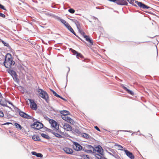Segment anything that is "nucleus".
<instances>
[{"label": "nucleus", "instance_id": "1", "mask_svg": "<svg viewBox=\"0 0 159 159\" xmlns=\"http://www.w3.org/2000/svg\"><path fill=\"white\" fill-rule=\"evenodd\" d=\"M15 63V61H13L11 58V55L9 53H7L6 56L5 60L3 63L5 67L7 68H10Z\"/></svg>", "mask_w": 159, "mask_h": 159}, {"label": "nucleus", "instance_id": "2", "mask_svg": "<svg viewBox=\"0 0 159 159\" xmlns=\"http://www.w3.org/2000/svg\"><path fill=\"white\" fill-rule=\"evenodd\" d=\"M39 93V96L43 99H45L47 102H48L49 99V97L47 93L41 89H38L37 90Z\"/></svg>", "mask_w": 159, "mask_h": 159}, {"label": "nucleus", "instance_id": "3", "mask_svg": "<svg viewBox=\"0 0 159 159\" xmlns=\"http://www.w3.org/2000/svg\"><path fill=\"white\" fill-rule=\"evenodd\" d=\"M19 114L21 117L24 118L33 120L34 121L36 120L33 117L28 115V114L22 111H21L20 110L19 111Z\"/></svg>", "mask_w": 159, "mask_h": 159}, {"label": "nucleus", "instance_id": "4", "mask_svg": "<svg viewBox=\"0 0 159 159\" xmlns=\"http://www.w3.org/2000/svg\"><path fill=\"white\" fill-rule=\"evenodd\" d=\"M43 125L41 122L38 121L34 122L33 125H31L32 128H35L38 130L42 128H43Z\"/></svg>", "mask_w": 159, "mask_h": 159}, {"label": "nucleus", "instance_id": "5", "mask_svg": "<svg viewBox=\"0 0 159 159\" xmlns=\"http://www.w3.org/2000/svg\"><path fill=\"white\" fill-rule=\"evenodd\" d=\"M8 72L12 76L13 80L17 82L19 81V80L17 78V75L16 72L14 70L9 69L8 70Z\"/></svg>", "mask_w": 159, "mask_h": 159}, {"label": "nucleus", "instance_id": "6", "mask_svg": "<svg viewBox=\"0 0 159 159\" xmlns=\"http://www.w3.org/2000/svg\"><path fill=\"white\" fill-rule=\"evenodd\" d=\"M28 100L30 102V107L31 108L36 110L37 109V105L33 100L29 99Z\"/></svg>", "mask_w": 159, "mask_h": 159}, {"label": "nucleus", "instance_id": "7", "mask_svg": "<svg viewBox=\"0 0 159 159\" xmlns=\"http://www.w3.org/2000/svg\"><path fill=\"white\" fill-rule=\"evenodd\" d=\"M97 152L102 155H103V149L102 147L100 145H98L94 148L93 152Z\"/></svg>", "mask_w": 159, "mask_h": 159}, {"label": "nucleus", "instance_id": "8", "mask_svg": "<svg viewBox=\"0 0 159 159\" xmlns=\"http://www.w3.org/2000/svg\"><path fill=\"white\" fill-rule=\"evenodd\" d=\"M73 148L74 150L77 151H79L81 150L82 149V147L78 143L74 142Z\"/></svg>", "mask_w": 159, "mask_h": 159}, {"label": "nucleus", "instance_id": "9", "mask_svg": "<svg viewBox=\"0 0 159 159\" xmlns=\"http://www.w3.org/2000/svg\"><path fill=\"white\" fill-rule=\"evenodd\" d=\"M124 151L125 152L126 155L130 159H134V156L132 153L127 150L124 149Z\"/></svg>", "mask_w": 159, "mask_h": 159}, {"label": "nucleus", "instance_id": "10", "mask_svg": "<svg viewBox=\"0 0 159 159\" xmlns=\"http://www.w3.org/2000/svg\"><path fill=\"white\" fill-rule=\"evenodd\" d=\"M62 118L63 120L71 124H73L74 123V120L70 117H67L66 116H64L62 117Z\"/></svg>", "mask_w": 159, "mask_h": 159}, {"label": "nucleus", "instance_id": "11", "mask_svg": "<svg viewBox=\"0 0 159 159\" xmlns=\"http://www.w3.org/2000/svg\"><path fill=\"white\" fill-rule=\"evenodd\" d=\"M63 150L67 154H71L73 152V150L70 148L65 147L63 148Z\"/></svg>", "mask_w": 159, "mask_h": 159}, {"label": "nucleus", "instance_id": "12", "mask_svg": "<svg viewBox=\"0 0 159 159\" xmlns=\"http://www.w3.org/2000/svg\"><path fill=\"white\" fill-rule=\"evenodd\" d=\"M51 125L56 130H58L59 127L57 126V123L54 120H52Z\"/></svg>", "mask_w": 159, "mask_h": 159}, {"label": "nucleus", "instance_id": "13", "mask_svg": "<svg viewBox=\"0 0 159 159\" xmlns=\"http://www.w3.org/2000/svg\"><path fill=\"white\" fill-rule=\"evenodd\" d=\"M63 126L64 129H66L68 131H71L72 130V127L69 125L65 124Z\"/></svg>", "mask_w": 159, "mask_h": 159}, {"label": "nucleus", "instance_id": "14", "mask_svg": "<svg viewBox=\"0 0 159 159\" xmlns=\"http://www.w3.org/2000/svg\"><path fill=\"white\" fill-rule=\"evenodd\" d=\"M58 20L60 21L66 28L70 25L66 20L60 18V17H59V19H58Z\"/></svg>", "mask_w": 159, "mask_h": 159}, {"label": "nucleus", "instance_id": "15", "mask_svg": "<svg viewBox=\"0 0 159 159\" xmlns=\"http://www.w3.org/2000/svg\"><path fill=\"white\" fill-rule=\"evenodd\" d=\"M72 132L77 135H80L81 134V132L78 129H73L72 131Z\"/></svg>", "mask_w": 159, "mask_h": 159}, {"label": "nucleus", "instance_id": "16", "mask_svg": "<svg viewBox=\"0 0 159 159\" xmlns=\"http://www.w3.org/2000/svg\"><path fill=\"white\" fill-rule=\"evenodd\" d=\"M84 38H85V40L88 42L91 45H93V43L92 40L89 38L88 36L87 35H85L84 36Z\"/></svg>", "mask_w": 159, "mask_h": 159}, {"label": "nucleus", "instance_id": "17", "mask_svg": "<svg viewBox=\"0 0 159 159\" xmlns=\"http://www.w3.org/2000/svg\"><path fill=\"white\" fill-rule=\"evenodd\" d=\"M60 113L64 116H66L69 113V112L66 110H62L60 111Z\"/></svg>", "mask_w": 159, "mask_h": 159}, {"label": "nucleus", "instance_id": "18", "mask_svg": "<svg viewBox=\"0 0 159 159\" xmlns=\"http://www.w3.org/2000/svg\"><path fill=\"white\" fill-rule=\"evenodd\" d=\"M32 139L34 141H39L41 140L39 137L37 135H34L32 137Z\"/></svg>", "mask_w": 159, "mask_h": 159}, {"label": "nucleus", "instance_id": "19", "mask_svg": "<svg viewBox=\"0 0 159 159\" xmlns=\"http://www.w3.org/2000/svg\"><path fill=\"white\" fill-rule=\"evenodd\" d=\"M0 105L3 106H6L7 107L10 108L8 106H7V105L5 101L3 100H2L0 99Z\"/></svg>", "mask_w": 159, "mask_h": 159}, {"label": "nucleus", "instance_id": "20", "mask_svg": "<svg viewBox=\"0 0 159 159\" xmlns=\"http://www.w3.org/2000/svg\"><path fill=\"white\" fill-rule=\"evenodd\" d=\"M81 135L83 137L86 138V139H89L90 138V136L86 133H81Z\"/></svg>", "mask_w": 159, "mask_h": 159}, {"label": "nucleus", "instance_id": "21", "mask_svg": "<svg viewBox=\"0 0 159 159\" xmlns=\"http://www.w3.org/2000/svg\"><path fill=\"white\" fill-rule=\"evenodd\" d=\"M123 89L126 91H127L128 93H129L130 94L132 95H134V93L132 91L130 90H129L126 87L124 86H123Z\"/></svg>", "mask_w": 159, "mask_h": 159}, {"label": "nucleus", "instance_id": "22", "mask_svg": "<svg viewBox=\"0 0 159 159\" xmlns=\"http://www.w3.org/2000/svg\"><path fill=\"white\" fill-rule=\"evenodd\" d=\"M68 30L70 31L72 33H73L74 35L75 36L76 35V34L75 32L74 31L73 29L71 28V27L69 25L68 26L67 28Z\"/></svg>", "mask_w": 159, "mask_h": 159}, {"label": "nucleus", "instance_id": "23", "mask_svg": "<svg viewBox=\"0 0 159 159\" xmlns=\"http://www.w3.org/2000/svg\"><path fill=\"white\" fill-rule=\"evenodd\" d=\"M41 136L43 137V138L48 139H50V137H49L48 135L43 133H42L41 134Z\"/></svg>", "mask_w": 159, "mask_h": 159}, {"label": "nucleus", "instance_id": "24", "mask_svg": "<svg viewBox=\"0 0 159 159\" xmlns=\"http://www.w3.org/2000/svg\"><path fill=\"white\" fill-rule=\"evenodd\" d=\"M14 125L16 128H19L20 130L22 129V127L19 124L17 123H15L14 124Z\"/></svg>", "mask_w": 159, "mask_h": 159}, {"label": "nucleus", "instance_id": "25", "mask_svg": "<svg viewBox=\"0 0 159 159\" xmlns=\"http://www.w3.org/2000/svg\"><path fill=\"white\" fill-rule=\"evenodd\" d=\"M96 157L98 159H105V158L102 157L99 154H95Z\"/></svg>", "mask_w": 159, "mask_h": 159}, {"label": "nucleus", "instance_id": "26", "mask_svg": "<svg viewBox=\"0 0 159 159\" xmlns=\"http://www.w3.org/2000/svg\"><path fill=\"white\" fill-rule=\"evenodd\" d=\"M75 24L76 25L77 28L80 30V26L79 22L77 20Z\"/></svg>", "mask_w": 159, "mask_h": 159}, {"label": "nucleus", "instance_id": "27", "mask_svg": "<svg viewBox=\"0 0 159 159\" xmlns=\"http://www.w3.org/2000/svg\"><path fill=\"white\" fill-rule=\"evenodd\" d=\"M50 90L53 93V95L57 97H58V98H59L60 97V96L55 91H54V90H53L52 89H50Z\"/></svg>", "mask_w": 159, "mask_h": 159}, {"label": "nucleus", "instance_id": "28", "mask_svg": "<svg viewBox=\"0 0 159 159\" xmlns=\"http://www.w3.org/2000/svg\"><path fill=\"white\" fill-rule=\"evenodd\" d=\"M53 134L57 137L58 138H61L62 137V136L58 134L57 133H53Z\"/></svg>", "mask_w": 159, "mask_h": 159}, {"label": "nucleus", "instance_id": "29", "mask_svg": "<svg viewBox=\"0 0 159 159\" xmlns=\"http://www.w3.org/2000/svg\"><path fill=\"white\" fill-rule=\"evenodd\" d=\"M50 16L53 17L54 18L57 19L58 20V19H59V17L55 16V15L53 14L52 13H51V15H50Z\"/></svg>", "mask_w": 159, "mask_h": 159}, {"label": "nucleus", "instance_id": "30", "mask_svg": "<svg viewBox=\"0 0 159 159\" xmlns=\"http://www.w3.org/2000/svg\"><path fill=\"white\" fill-rule=\"evenodd\" d=\"M70 50L71 51L73 55H76V56L77 55V54L78 53V52H76L75 50L73 49L72 48L70 49Z\"/></svg>", "mask_w": 159, "mask_h": 159}, {"label": "nucleus", "instance_id": "31", "mask_svg": "<svg viewBox=\"0 0 159 159\" xmlns=\"http://www.w3.org/2000/svg\"><path fill=\"white\" fill-rule=\"evenodd\" d=\"M87 148L89 150H92V152H93L94 148L91 145H90L88 146H87Z\"/></svg>", "mask_w": 159, "mask_h": 159}, {"label": "nucleus", "instance_id": "32", "mask_svg": "<svg viewBox=\"0 0 159 159\" xmlns=\"http://www.w3.org/2000/svg\"><path fill=\"white\" fill-rule=\"evenodd\" d=\"M115 146L118 147V148H119V149L120 150H123V148L120 145H119V144H116Z\"/></svg>", "mask_w": 159, "mask_h": 159}, {"label": "nucleus", "instance_id": "33", "mask_svg": "<svg viewBox=\"0 0 159 159\" xmlns=\"http://www.w3.org/2000/svg\"><path fill=\"white\" fill-rule=\"evenodd\" d=\"M1 42H2V43L4 44V45L5 46H7V47H9V45L8 44V43H6L2 40H1Z\"/></svg>", "mask_w": 159, "mask_h": 159}, {"label": "nucleus", "instance_id": "34", "mask_svg": "<svg viewBox=\"0 0 159 159\" xmlns=\"http://www.w3.org/2000/svg\"><path fill=\"white\" fill-rule=\"evenodd\" d=\"M68 11L71 13H74L75 12V10L72 8H70L69 9Z\"/></svg>", "mask_w": 159, "mask_h": 159}, {"label": "nucleus", "instance_id": "35", "mask_svg": "<svg viewBox=\"0 0 159 159\" xmlns=\"http://www.w3.org/2000/svg\"><path fill=\"white\" fill-rule=\"evenodd\" d=\"M76 57L77 58H79V57L82 58L83 56L80 53L78 52L77 54Z\"/></svg>", "mask_w": 159, "mask_h": 159}, {"label": "nucleus", "instance_id": "36", "mask_svg": "<svg viewBox=\"0 0 159 159\" xmlns=\"http://www.w3.org/2000/svg\"><path fill=\"white\" fill-rule=\"evenodd\" d=\"M83 157L84 159H90V158L89 157V156L88 155H84Z\"/></svg>", "mask_w": 159, "mask_h": 159}, {"label": "nucleus", "instance_id": "37", "mask_svg": "<svg viewBox=\"0 0 159 159\" xmlns=\"http://www.w3.org/2000/svg\"><path fill=\"white\" fill-rule=\"evenodd\" d=\"M36 156L38 157H43V155L41 153H37Z\"/></svg>", "mask_w": 159, "mask_h": 159}, {"label": "nucleus", "instance_id": "38", "mask_svg": "<svg viewBox=\"0 0 159 159\" xmlns=\"http://www.w3.org/2000/svg\"><path fill=\"white\" fill-rule=\"evenodd\" d=\"M85 151L86 152L89 153H91L93 152L91 150H85Z\"/></svg>", "mask_w": 159, "mask_h": 159}, {"label": "nucleus", "instance_id": "39", "mask_svg": "<svg viewBox=\"0 0 159 159\" xmlns=\"http://www.w3.org/2000/svg\"><path fill=\"white\" fill-rule=\"evenodd\" d=\"M4 116V114L2 111H0V117H2Z\"/></svg>", "mask_w": 159, "mask_h": 159}, {"label": "nucleus", "instance_id": "40", "mask_svg": "<svg viewBox=\"0 0 159 159\" xmlns=\"http://www.w3.org/2000/svg\"><path fill=\"white\" fill-rule=\"evenodd\" d=\"M0 16L3 18H5L6 17L5 15L1 13H0Z\"/></svg>", "mask_w": 159, "mask_h": 159}, {"label": "nucleus", "instance_id": "41", "mask_svg": "<svg viewBox=\"0 0 159 159\" xmlns=\"http://www.w3.org/2000/svg\"><path fill=\"white\" fill-rule=\"evenodd\" d=\"M1 8L4 10H5V11L7 10L5 8L4 6L2 5V6Z\"/></svg>", "mask_w": 159, "mask_h": 159}, {"label": "nucleus", "instance_id": "42", "mask_svg": "<svg viewBox=\"0 0 159 159\" xmlns=\"http://www.w3.org/2000/svg\"><path fill=\"white\" fill-rule=\"evenodd\" d=\"M95 128L97 129V130H98L99 131H100V129L98 128V127L97 126H95L94 127Z\"/></svg>", "mask_w": 159, "mask_h": 159}, {"label": "nucleus", "instance_id": "43", "mask_svg": "<svg viewBox=\"0 0 159 159\" xmlns=\"http://www.w3.org/2000/svg\"><path fill=\"white\" fill-rule=\"evenodd\" d=\"M37 153L36 152H31V154L34 155H35L36 156V155H37Z\"/></svg>", "mask_w": 159, "mask_h": 159}, {"label": "nucleus", "instance_id": "44", "mask_svg": "<svg viewBox=\"0 0 159 159\" xmlns=\"http://www.w3.org/2000/svg\"><path fill=\"white\" fill-rule=\"evenodd\" d=\"M70 20L74 23H75V22H76L77 20L75 19H70Z\"/></svg>", "mask_w": 159, "mask_h": 159}, {"label": "nucleus", "instance_id": "45", "mask_svg": "<svg viewBox=\"0 0 159 159\" xmlns=\"http://www.w3.org/2000/svg\"><path fill=\"white\" fill-rule=\"evenodd\" d=\"M51 13H49V12H47L45 13V15L47 16H50V15H51Z\"/></svg>", "mask_w": 159, "mask_h": 159}, {"label": "nucleus", "instance_id": "46", "mask_svg": "<svg viewBox=\"0 0 159 159\" xmlns=\"http://www.w3.org/2000/svg\"><path fill=\"white\" fill-rule=\"evenodd\" d=\"M107 153H108L109 155H111V156H113V157H115V156H114V155H113V154L112 153H111L110 152H107Z\"/></svg>", "mask_w": 159, "mask_h": 159}, {"label": "nucleus", "instance_id": "47", "mask_svg": "<svg viewBox=\"0 0 159 159\" xmlns=\"http://www.w3.org/2000/svg\"><path fill=\"white\" fill-rule=\"evenodd\" d=\"M59 98H61V99H62L64 101H66V99L63 98L61 97V96H60V97H59Z\"/></svg>", "mask_w": 159, "mask_h": 159}, {"label": "nucleus", "instance_id": "48", "mask_svg": "<svg viewBox=\"0 0 159 159\" xmlns=\"http://www.w3.org/2000/svg\"><path fill=\"white\" fill-rule=\"evenodd\" d=\"M81 34L84 37V36H85L86 35H85V33L84 32H82L81 33Z\"/></svg>", "mask_w": 159, "mask_h": 159}, {"label": "nucleus", "instance_id": "49", "mask_svg": "<svg viewBox=\"0 0 159 159\" xmlns=\"http://www.w3.org/2000/svg\"><path fill=\"white\" fill-rule=\"evenodd\" d=\"M9 124H11V123H9V122H7L6 123H4V124H3V125H8Z\"/></svg>", "mask_w": 159, "mask_h": 159}, {"label": "nucleus", "instance_id": "50", "mask_svg": "<svg viewBox=\"0 0 159 159\" xmlns=\"http://www.w3.org/2000/svg\"><path fill=\"white\" fill-rule=\"evenodd\" d=\"M49 131L50 132H51L53 134V133H55L54 132H53V130H52L51 129H49Z\"/></svg>", "mask_w": 159, "mask_h": 159}, {"label": "nucleus", "instance_id": "51", "mask_svg": "<svg viewBox=\"0 0 159 159\" xmlns=\"http://www.w3.org/2000/svg\"><path fill=\"white\" fill-rule=\"evenodd\" d=\"M8 103L9 104H11V105H13L12 104L11 102H9V101H8Z\"/></svg>", "mask_w": 159, "mask_h": 159}, {"label": "nucleus", "instance_id": "52", "mask_svg": "<svg viewBox=\"0 0 159 159\" xmlns=\"http://www.w3.org/2000/svg\"><path fill=\"white\" fill-rule=\"evenodd\" d=\"M123 131H125V132H130L129 131H128L127 130H123Z\"/></svg>", "mask_w": 159, "mask_h": 159}, {"label": "nucleus", "instance_id": "53", "mask_svg": "<svg viewBox=\"0 0 159 159\" xmlns=\"http://www.w3.org/2000/svg\"><path fill=\"white\" fill-rule=\"evenodd\" d=\"M111 151L112 152H114V150H112V149L111 150Z\"/></svg>", "mask_w": 159, "mask_h": 159}, {"label": "nucleus", "instance_id": "54", "mask_svg": "<svg viewBox=\"0 0 159 159\" xmlns=\"http://www.w3.org/2000/svg\"><path fill=\"white\" fill-rule=\"evenodd\" d=\"M2 4H0V8H1V7L2 6Z\"/></svg>", "mask_w": 159, "mask_h": 159}, {"label": "nucleus", "instance_id": "55", "mask_svg": "<svg viewBox=\"0 0 159 159\" xmlns=\"http://www.w3.org/2000/svg\"><path fill=\"white\" fill-rule=\"evenodd\" d=\"M68 71H70V68L69 67H68Z\"/></svg>", "mask_w": 159, "mask_h": 159}]
</instances>
